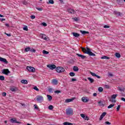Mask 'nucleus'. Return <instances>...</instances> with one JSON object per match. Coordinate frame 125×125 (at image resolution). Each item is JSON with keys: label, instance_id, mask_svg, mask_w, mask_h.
Here are the masks:
<instances>
[{"label": "nucleus", "instance_id": "dca6fc26", "mask_svg": "<svg viewBox=\"0 0 125 125\" xmlns=\"http://www.w3.org/2000/svg\"><path fill=\"white\" fill-rule=\"evenodd\" d=\"M106 115H107V113L106 112H103L102 115H101V117L100 118V121L102 120V119H103L104 117H105L106 116Z\"/></svg>", "mask_w": 125, "mask_h": 125}, {"label": "nucleus", "instance_id": "f03ea898", "mask_svg": "<svg viewBox=\"0 0 125 125\" xmlns=\"http://www.w3.org/2000/svg\"><path fill=\"white\" fill-rule=\"evenodd\" d=\"M56 71L57 72V73H63V72H65V68L62 67L58 66L57 67Z\"/></svg>", "mask_w": 125, "mask_h": 125}, {"label": "nucleus", "instance_id": "ddd939ff", "mask_svg": "<svg viewBox=\"0 0 125 125\" xmlns=\"http://www.w3.org/2000/svg\"><path fill=\"white\" fill-rule=\"evenodd\" d=\"M52 83L55 85H57V84H58V81L56 79H53L52 80Z\"/></svg>", "mask_w": 125, "mask_h": 125}, {"label": "nucleus", "instance_id": "4d7b16f0", "mask_svg": "<svg viewBox=\"0 0 125 125\" xmlns=\"http://www.w3.org/2000/svg\"><path fill=\"white\" fill-rule=\"evenodd\" d=\"M105 125H111V123H110V122H108V121H106V122H105Z\"/></svg>", "mask_w": 125, "mask_h": 125}, {"label": "nucleus", "instance_id": "72a5a7b5", "mask_svg": "<svg viewBox=\"0 0 125 125\" xmlns=\"http://www.w3.org/2000/svg\"><path fill=\"white\" fill-rule=\"evenodd\" d=\"M98 91L99 92H102V91H103V88H102V87H99Z\"/></svg>", "mask_w": 125, "mask_h": 125}, {"label": "nucleus", "instance_id": "de8ad7c7", "mask_svg": "<svg viewBox=\"0 0 125 125\" xmlns=\"http://www.w3.org/2000/svg\"><path fill=\"white\" fill-rule=\"evenodd\" d=\"M120 108H121V105H118L116 108L117 111H120Z\"/></svg>", "mask_w": 125, "mask_h": 125}, {"label": "nucleus", "instance_id": "09e8293b", "mask_svg": "<svg viewBox=\"0 0 125 125\" xmlns=\"http://www.w3.org/2000/svg\"><path fill=\"white\" fill-rule=\"evenodd\" d=\"M42 26H44V27H46V26H47V24H46L45 22H42Z\"/></svg>", "mask_w": 125, "mask_h": 125}, {"label": "nucleus", "instance_id": "b1692460", "mask_svg": "<svg viewBox=\"0 0 125 125\" xmlns=\"http://www.w3.org/2000/svg\"><path fill=\"white\" fill-rule=\"evenodd\" d=\"M101 59H105V60H108L110 59V57L107 56H103L101 57Z\"/></svg>", "mask_w": 125, "mask_h": 125}, {"label": "nucleus", "instance_id": "ea45409f", "mask_svg": "<svg viewBox=\"0 0 125 125\" xmlns=\"http://www.w3.org/2000/svg\"><path fill=\"white\" fill-rule=\"evenodd\" d=\"M48 109L49 110H53V106H52V105H50L48 106Z\"/></svg>", "mask_w": 125, "mask_h": 125}, {"label": "nucleus", "instance_id": "39448f33", "mask_svg": "<svg viewBox=\"0 0 125 125\" xmlns=\"http://www.w3.org/2000/svg\"><path fill=\"white\" fill-rule=\"evenodd\" d=\"M10 122L11 123H12V124H21V122L17 121V120H16V118H12L10 120Z\"/></svg>", "mask_w": 125, "mask_h": 125}, {"label": "nucleus", "instance_id": "423d86ee", "mask_svg": "<svg viewBox=\"0 0 125 125\" xmlns=\"http://www.w3.org/2000/svg\"><path fill=\"white\" fill-rule=\"evenodd\" d=\"M37 100L38 102H41V101H43V97L38 95L37 96Z\"/></svg>", "mask_w": 125, "mask_h": 125}, {"label": "nucleus", "instance_id": "f257e3e1", "mask_svg": "<svg viewBox=\"0 0 125 125\" xmlns=\"http://www.w3.org/2000/svg\"><path fill=\"white\" fill-rule=\"evenodd\" d=\"M86 48V49L84 48H82V51L84 52V53H86V54H88L89 56H96V55H95V54L91 52L89 48L87 47Z\"/></svg>", "mask_w": 125, "mask_h": 125}, {"label": "nucleus", "instance_id": "864d4df0", "mask_svg": "<svg viewBox=\"0 0 125 125\" xmlns=\"http://www.w3.org/2000/svg\"><path fill=\"white\" fill-rule=\"evenodd\" d=\"M30 18H31V19H35V18H36V16L32 15L31 16Z\"/></svg>", "mask_w": 125, "mask_h": 125}, {"label": "nucleus", "instance_id": "9b49d317", "mask_svg": "<svg viewBox=\"0 0 125 125\" xmlns=\"http://www.w3.org/2000/svg\"><path fill=\"white\" fill-rule=\"evenodd\" d=\"M0 61H1V62H3L5 64H8V62H7V60L4 58L0 57Z\"/></svg>", "mask_w": 125, "mask_h": 125}, {"label": "nucleus", "instance_id": "c85d7f7f", "mask_svg": "<svg viewBox=\"0 0 125 125\" xmlns=\"http://www.w3.org/2000/svg\"><path fill=\"white\" fill-rule=\"evenodd\" d=\"M63 125H73V123H70L69 122H64L63 124Z\"/></svg>", "mask_w": 125, "mask_h": 125}, {"label": "nucleus", "instance_id": "f3484780", "mask_svg": "<svg viewBox=\"0 0 125 125\" xmlns=\"http://www.w3.org/2000/svg\"><path fill=\"white\" fill-rule=\"evenodd\" d=\"M76 55L79 57H81L82 59H85V58H86V56L81 55L80 54H76Z\"/></svg>", "mask_w": 125, "mask_h": 125}, {"label": "nucleus", "instance_id": "2eb2a0df", "mask_svg": "<svg viewBox=\"0 0 125 125\" xmlns=\"http://www.w3.org/2000/svg\"><path fill=\"white\" fill-rule=\"evenodd\" d=\"M72 35H73L74 38H79V37H80V34L76 32H72Z\"/></svg>", "mask_w": 125, "mask_h": 125}, {"label": "nucleus", "instance_id": "e2e57ef3", "mask_svg": "<svg viewBox=\"0 0 125 125\" xmlns=\"http://www.w3.org/2000/svg\"><path fill=\"white\" fill-rule=\"evenodd\" d=\"M93 96H94V97H96V96H97V94L96 93H94L93 94Z\"/></svg>", "mask_w": 125, "mask_h": 125}, {"label": "nucleus", "instance_id": "c9c22d12", "mask_svg": "<svg viewBox=\"0 0 125 125\" xmlns=\"http://www.w3.org/2000/svg\"><path fill=\"white\" fill-rule=\"evenodd\" d=\"M33 89H34L35 90H36V91H39L40 89H38V87H37V86H35L33 87Z\"/></svg>", "mask_w": 125, "mask_h": 125}, {"label": "nucleus", "instance_id": "49530a36", "mask_svg": "<svg viewBox=\"0 0 125 125\" xmlns=\"http://www.w3.org/2000/svg\"><path fill=\"white\" fill-rule=\"evenodd\" d=\"M54 92L55 93H57V94H58L59 93H61V91L60 90H56L54 91Z\"/></svg>", "mask_w": 125, "mask_h": 125}, {"label": "nucleus", "instance_id": "cd10ccee", "mask_svg": "<svg viewBox=\"0 0 125 125\" xmlns=\"http://www.w3.org/2000/svg\"><path fill=\"white\" fill-rule=\"evenodd\" d=\"M98 103V104H100L99 106H100L101 107V106L104 107V104H103V103H102V101H100Z\"/></svg>", "mask_w": 125, "mask_h": 125}, {"label": "nucleus", "instance_id": "a211bd4d", "mask_svg": "<svg viewBox=\"0 0 125 125\" xmlns=\"http://www.w3.org/2000/svg\"><path fill=\"white\" fill-rule=\"evenodd\" d=\"M114 14L117 16H123V13L118 11H114Z\"/></svg>", "mask_w": 125, "mask_h": 125}, {"label": "nucleus", "instance_id": "13d9d810", "mask_svg": "<svg viewBox=\"0 0 125 125\" xmlns=\"http://www.w3.org/2000/svg\"><path fill=\"white\" fill-rule=\"evenodd\" d=\"M73 20L74 21H79V20L78 19V18H73Z\"/></svg>", "mask_w": 125, "mask_h": 125}, {"label": "nucleus", "instance_id": "052dcab7", "mask_svg": "<svg viewBox=\"0 0 125 125\" xmlns=\"http://www.w3.org/2000/svg\"><path fill=\"white\" fill-rule=\"evenodd\" d=\"M104 87L105 88H109V87H110V86H109V85H104Z\"/></svg>", "mask_w": 125, "mask_h": 125}, {"label": "nucleus", "instance_id": "4be33fe9", "mask_svg": "<svg viewBox=\"0 0 125 125\" xmlns=\"http://www.w3.org/2000/svg\"><path fill=\"white\" fill-rule=\"evenodd\" d=\"M47 3L48 4H54V1L53 0H49L48 2H47Z\"/></svg>", "mask_w": 125, "mask_h": 125}, {"label": "nucleus", "instance_id": "5fc2aeb1", "mask_svg": "<svg viewBox=\"0 0 125 125\" xmlns=\"http://www.w3.org/2000/svg\"><path fill=\"white\" fill-rule=\"evenodd\" d=\"M104 28H105V29H107V28H110V26L107 25H105L104 26Z\"/></svg>", "mask_w": 125, "mask_h": 125}, {"label": "nucleus", "instance_id": "6ab92c4d", "mask_svg": "<svg viewBox=\"0 0 125 125\" xmlns=\"http://www.w3.org/2000/svg\"><path fill=\"white\" fill-rule=\"evenodd\" d=\"M87 80H88V81H89V82H90V83H94V79H93L90 77H88Z\"/></svg>", "mask_w": 125, "mask_h": 125}, {"label": "nucleus", "instance_id": "2f4dec72", "mask_svg": "<svg viewBox=\"0 0 125 125\" xmlns=\"http://www.w3.org/2000/svg\"><path fill=\"white\" fill-rule=\"evenodd\" d=\"M30 49L31 48L30 47H26L25 48L24 50H25V52H28V51H30Z\"/></svg>", "mask_w": 125, "mask_h": 125}, {"label": "nucleus", "instance_id": "1a4fd4ad", "mask_svg": "<svg viewBox=\"0 0 125 125\" xmlns=\"http://www.w3.org/2000/svg\"><path fill=\"white\" fill-rule=\"evenodd\" d=\"M76 99V97H73L71 99H67L65 100V103H69V102H72V101H74Z\"/></svg>", "mask_w": 125, "mask_h": 125}, {"label": "nucleus", "instance_id": "58836bf2", "mask_svg": "<svg viewBox=\"0 0 125 125\" xmlns=\"http://www.w3.org/2000/svg\"><path fill=\"white\" fill-rule=\"evenodd\" d=\"M42 52H43V54H45V55L48 54V53H49V52L46 51L45 50H43Z\"/></svg>", "mask_w": 125, "mask_h": 125}, {"label": "nucleus", "instance_id": "a878e982", "mask_svg": "<svg viewBox=\"0 0 125 125\" xmlns=\"http://www.w3.org/2000/svg\"><path fill=\"white\" fill-rule=\"evenodd\" d=\"M109 101L110 102H113L114 103H116V102H117V101L115 99H109Z\"/></svg>", "mask_w": 125, "mask_h": 125}, {"label": "nucleus", "instance_id": "3c124183", "mask_svg": "<svg viewBox=\"0 0 125 125\" xmlns=\"http://www.w3.org/2000/svg\"><path fill=\"white\" fill-rule=\"evenodd\" d=\"M30 51H31V52H35L36 51V50L34 48H32L30 49Z\"/></svg>", "mask_w": 125, "mask_h": 125}, {"label": "nucleus", "instance_id": "393cba45", "mask_svg": "<svg viewBox=\"0 0 125 125\" xmlns=\"http://www.w3.org/2000/svg\"><path fill=\"white\" fill-rule=\"evenodd\" d=\"M47 98H48V100L49 101H51V100H52V96H51L49 95H47Z\"/></svg>", "mask_w": 125, "mask_h": 125}, {"label": "nucleus", "instance_id": "338daca9", "mask_svg": "<svg viewBox=\"0 0 125 125\" xmlns=\"http://www.w3.org/2000/svg\"><path fill=\"white\" fill-rule=\"evenodd\" d=\"M121 100H122V101H124V102H125V98H121Z\"/></svg>", "mask_w": 125, "mask_h": 125}, {"label": "nucleus", "instance_id": "a18cd8bd", "mask_svg": "<svg viewBox=\"0 0 125 125\" xmlns=\"http://www.w3.org/2000/svg\"><path fill=\"white\" fill-rule=\"evenodd\" d=\"M123 0H117V3L120 4L121 2H123Z\"/></svg>", "mask_w": 125, "mask_h": 125}, {"label": "nucleus", "instance_id": "aec40b11", "mask_svg": "<svg viewBox=\"0 0 125 125\" xmlns=\"http://www.w3.org/2000/svg\"><path fill=\"white\" fill-rule=\"evenodd\" d=\"M80 32L81 33V34H82V35H86V34H89V32L85 31L83 30H81Z\"/></svg>", "mask_w": 125, "mask_h": 125}, {"label": "nucleus", "instance_id": "69168bd1", "mask_svg": "<svg viewBox=\"0 0 125 125\" xmlns=\"http://www.w3.org/2000/svg\"><path fill=\"white\" fill-rule=\"evenodd\" d=\"M84 120H88V117L87 116H85V118H84Z\"/></svg>", "mask_w": 125, "mask_h": 125}, {"label": "nucleus", "instance_id": "f8f14e48", "mask_svg": "<svg viewBox=\"0 0 125 125\" xmlns=\"http://www.w3.org/2000/svg\"><path fill=\"white\" fill-rule=\"evenodd\" d=\"M67 11L69 12V13H71L72 14H75V13H76V11L72 8L68 9Z\"/></svg>", "mask_w": 125, "mask_h": 125}, {"label": "nucleus", "instance_id": "c756f323", "mask_svg": "<svg viewBox=\"0 0 125 125\" xmlns=\"http://www.w3.org/2000/svg\"><path fill=\"white\" fill-rule=\"evenodd\" d=\"M75 75H76V74H75V73L74 72L69 73V76H70V77H75Z\"/></svg>", "mask_w": 125, "mask_h": 125}, {"label": "nucleus", "instance_id": "5701e85b", "mask_svg": "<svg viewBox=\"0 0 125 125\" xmlns=\"http://www.w3.org/2000/svg\"><path fill=\"white\" fill-rule=\"evenodd\" d=\"M73 71H74V72H78V71H79V67H78V66H74Z\"/></svg>", "mask_w": 125, "mask_h": 125}, {"label": "nucleus", "instance_id": "c03bdc74", "mask_svg": "<svg viewBox=\"0 0 125 125\" xmlns=\"http://www.w3.org/2000/svg\"><path fill=\"white\" fill-rule=\"evenodd\" d=\"M80 116L82 118H83V119H85V115L84 114H81Z\"/></svg>", "mask_w": 125, "mask_h": 125}, {"label": "nucleus", "instance_id": "4468645a", "mask_svg": "<svg viewBox=\"0 0 125 125\" xmlns=\"http://www.w3.org/2000/svg\"><path fill=\"white\" fill-rule=\"evenodd\" d=\"M90 73L91 74V76H92L93 77H96V78H97V79H101V77L96 75V74L93 73L92 72H90Z\"/></svg>", "mask_w": 125, "mask_h": 125}, {"label": "nucleus", "instance_id": "79ce46f5", "mask_svg": "<svg viewBox=\"0 0 125 125\" xmlns=\"http://www.w3.org/2000/svg\"><path fill=\"white\" fill-rule=\"evenodd\" d=\"M118 90H119L120 91H125V89L124 88H121V87H119L118 88Z\"/></svg>", "mask_w": 125, "mask_h": 125}, {"label": "nucleus", "instance_id": "603ef678", "mask_svg": "<svg viewBox=\"0 0 125 125\" xmlns=\"http://www.w3.org/2000/svg\"><path fill=\"white\" fill-rule=\"evenodd\" d=\"M34 107L35 109H36L37 110H38L39 109V107H38L37 104H34Z\"/></svg>", "mask_w": 125, "mask_h": 125}, {"label": "nucleus", "instance_id": "8fccbe9b", "mask_svg": "<svg viewBox=\"0 0 125 125\" xmlns=\"http://www.w3.org/2000/svg\"><path fill=\"white\" fill-rule=\"evenodd\" d=\"M36 9H37V10H39V11H42V8H39L36 7Z\"/></svg>", "mask_w": 125, "mask_h": 125}, {"label": "nucleus", "instance_id": "bf43d9fd", "mask_svg": "<svg viewBox=\"0 0 125 125\" xmlns=\"http://www.w3.org/2000/svg\"><path fill=\"white\" fill-rule=\"evenodd\" d=\"M77 81V79H75V78H72L71 79V82H76Z\"/></svg>", "mask_w": 125, "mask_h": 125}, {"label": "nucleus", "instance_id": "f704fd0d", "mask_svg": "<svg viewBox=\"0 0 125 125\" xmlns=\"http://www.w3.org/2000/svg\"><path fill=\"white\" fill-rule=\"evenodd\" d=\"M10 90L12 91L13 92H16V88H11Z\"/></svg>", "mask_w": 125, "mask_h": 125}, {"label": "nucleus", "instance_id": "37998d69", "mask_svg": "<svg viewBox=\"0 0 125 125\" xmlns=\"http://www.w3.org/2000/svg\"><path fill=\"white\" fill-rule=\"evenodd\" d=\"M42 39H43V40H44V41H47V38L45 37V35H44L42 36Z\"/></svg>", "mask_w": 125, "mask_h": 125}, {"label": "nucleus", "instance_id": "7c9ffc66", "mask_svg": "<svg viewBox=\"0 0 125 125\" xmlns=\"http://www.w3.org/2000/svg\"><path fill=\"white\" fill-rule=\"evenodd\" d=\"M115 56H116L117 58H120L121 57V54L119 53H116L115 54Z\"/></svg>", "mask_w": 125, "mask_h": 125}, {"label": "nucleus", "instance_id": "412c9836", "mask_svg": "<svg viewBox=\"0 0 125 125\" xmlns=\"http://www.w3.org/2000/svg\"><path fill=\"white\" fill-rule=\"evenodd\" d=\"M21 82V83H24V84H28V81L27 80H22Z\"/></svg>", "mask_w": 125, "mask_h": 125}, {"label": "nucleus", "instance_id": "20e7f679", "mask_svg": "<svg viewBox=\"0 0 125 125\" xmlns=\"http://www.w3.org/2000/svg\"><path fill=\"white\" fill-rule=\"evenodd\" d=\"M26 69L29 72H31L32 73H34L36 71V69L32 66H27Z\"/></svg>", "mask_w": 125, "mask_h": 125}, {"label": "nucleus", "instance_id": "774afa93", "mask_svg": "<svg viewBox=\"0 0 125 125\" xmlns=\"http://www.w3.org/2000/svg\"><path fill=\"white\" fill-rule=\"evenodd\" d=\"M0 21H5V19H0Z\"/></svg>", "mask_w": 125, "mask_h": 125}, {"label": "nucleus", "instance_id": "4c0bfd02", "mask_svg": "<svg viewBox=\"0 0 125 125\" xmlns=\"http://www.w3.org/2000/svg\"><path fill=\"white\" fill-rule=\"evenodd\" d=\"M49 92L52 93L53 92V89L52 88H50L48 89Z\"/></svg>", "mask_w": 125, "mask_h": 125}, {"label": "nucleus", "instance_id": "680f3d73", "mask_svg": "<svg viewBox=\"0 0 125 125\" xmlns=\"http://www.w3.org/2000/svg\"><path fill=\"white\" fill-rule=\"evenodd\" d=\"M2 96H6V93L3 92L2 94Z\"/></svg>", "mask_w": 125, "mask_h": 125}, {"label": "nucleus", "instance_id": "bb28decb", "mask_svg": "<svg viewBox=\"0 0 125 125\" xmlns=\"http://www.w3.org/2000/svg\"><path fill=\"white\" fill-rule=\"evenodd\" d=\"M117 96H118V94H114L111 96V99H115L117 98Z\"/></svg>", "mask_w": 125, "mask_h": 125}, {"label": "nucleus", "instance_id": "0eeeda50", "mask_svg": "<svg viewBox=\"0 0 125 125\" xmlns=\"http://www.w3.org/2000/svg\"><path fill=\"white\" fill-rule=\"evenodd\" d=\"M82 101L84 103H86L89 101L88 98L86 97H83L82 98Z\"/></svg>", "mask_w": 125, "mask_h": 125}, {"label": "nucleus", "instance_id": "6e6552de", "mask_svg": "<svg viewBox=\"0 0 125 125\" xmlns=\"http://www.w3.org/2000/svg\"><path fill=\"white\" fill-rule=\"evenodd\" d=\"M47 67L48 68H49L50 70H54V69H55V68H56V65L54 64H48L47 65Z\"/></svg>", "mask_w": 125, "mask_h": 125}, {"label": "nucleus", "instance_id": "9d476101", "mask_svg": "<svg viewBox=\"0 0 125 125\" xmlns=\"http://www.w3.org/2000/svg\"><path fill=\"white\" fill-rule=\"evenodd\" d=\"M2 74H4L5 75H8L10 74V71L8 69H3L2 71Z\"/></svg>", "mask_w": 125, "mask_h": 125}, {"label": "nucleus", "instance_id": "6e6d98bb", "mask_svg": "<svg viewBox=\"0 0 125 125\" xmlns=\"http://www.w3.org/2000/svg\"><path fill=\"white\" fill-rule=\"evenodd\" d=\"M24 31H28V27L27 26H25L23 27Z\"/></svg>", "mask_w": 125, "mask_h": 125}, {"label": "nucleus", "instance_id": "473e14b6", "mask_svg": "<svg viewBox=\"0 0 125 125\" xmlns=\"http://www.w3.org/2000/svg\"><path fill=\"white\" fill-rule=\"evenodd\" d=\"M22 3L23 4H24V5H27L28 4V2L26 0L22 1Z\"/></svg>", "mask_w": 125, "mask_h": 125}, {"label": "nucleus", "instance_id": "0e129e2a", "mask_svg": "<svg viewBox=\"0 0 125 125\" xmlns=\"http://www.w3.org/2000/svg\"><path fill=\"white\" fill-rule=\"evenodd\" d=\"M6 36H7L8 37H10L11 36V34H7V33H5Z\"/></svg>", "mask_w": 125, "mask_h": 125}, {"label": "nucleus", "instance_id": "7ed1b4c3", "mask_svg": "<svg viewBox=\"0 0 125 125\" xmlns=\"http://www.w3.org/2000/svg\"><path fill=\"white\" fill-rule=\"evenodd\" d=\"M66 115H73L74 111L72 108H68L65 110Z\"/></svg>", "mask_w": 125, "mask_h": 125}, {"label": "nucleus", "instance_id": "a19ab883", "mask_svg": "<svg viewBox=\"0 0 125 125\" xmlns=\"http://www.w3.org/2000/svg\"><path fill=\"white\" fill-rule=\"evenodd\" d=\"M0 81H4V76H0Z\"/></svg>", "mask_w": 125, "mask_h": 125}, {"label": "nucleus", "instance_id": "e433bc0d", "mask_svg": "<svg viewBox=\"0 0 125 125\" xmlns=\"http://www.w3.org/2000/svg\"><path fill=\"white\" fill-rule=\"evenodd\" d=\"M114 106H115V104H110V105L107 107V108H108V109H110V108H112V107H114Z\"/></svg>", "mask_w": 125, "mask_h": 125}]
</instances>
